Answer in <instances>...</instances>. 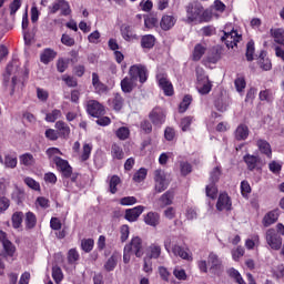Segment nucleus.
<instances>
[{
    "mask_svg": "<svg viewBox=\"0 0 284 284\" xmlns=\"http://www.w3.org/2000/svg\"><path fill=\"white\" fill-rule=\"evenodd\" d=\"M284 225L277 223L275 229H268L265 233V240L271 250L278 251L283 247Z\"/></svg>",
    "mask_w": 284,
    "mask_h": 284,
    "instance_id": "1",
    "label": "nucleus"
},
{
    "mask_svg": "<svg viewBox=\"0 0 284 284\" xmlns=\"http://www.w3.org/2000/svg\"><path fill=\"white\" fill-rule=\"evenodd\" d=\"M132 254H134L136 258H141V256L145 254L143 250V240L139 236L132 237L130 243L125 244L123 250V263H130Z\"/></svg>",
    "mask_w": 284,
    "mask_h": 284,
    "instance_id": "2",
    "label": "nucleus"
},
{
    "mask_svg": "<svg viewBox=\"0 0 284 284\" xmlns=\"http://www.w3.org/2000/svg\"><path fill=\"white\" fill-rule=\"evenodd\" d=\"M129 77L135 83H136V81H139V83H141V85H143V83L148 82L150 73L148 71V67H145L143 64H133L129 69Z\"/></svg>",
    "mask_w": 284,
    "mask_h": 284,
    "instance_id": "3",
    "label": "nucleus"
},
{
    "mask_svg": "<svg viewBox=\"0 0 284 284\" xmlns=\"http://www.w3.org/2000/svg\"><path fill=\"white\" fill-rule=\"evenodd\" d=\"M185 10L186 23H194V21H199L203 14V4L199 1H193L186 6Z\"/></svg>",
    "mask_w": 284,
    "mask_h": 284,
    "instance_id": "4",
    "label": "nucleus"
},
{
    "mask_svg": "<svg viewBox=\"0 0 284 284\" xmlns=\"http://www.w3.org/2000/svg\"><path fill=\"white\" fill-rule=\"evenodd\" d=\"M168 119V113L161 106H155L149 113V120L155 128H161Z\"/></svg>",
    "mask_w": 284,
    "mask_h": 284,
    "instance_id": "5",
    "label": "nucleus"
},
{
    "mask_svg": "<svg viewBox=\"0 0 284 284\" xmlns=\"http://www.w3.org/2000/svg\"><path fill=\"white\" fill-rule=\"evenodd\" d=\"M160 90L163 91L165 97H174V85L168 79L166 73H158L155 77Z\"/></svg>",
    "mask_w": 284,
    "mask_h": 284,
    "instance_id": "6",
    "label": "nucleus"
},
{
    "mask_svg": "<svg viewBox=\"0 0 284 284\" xmlns=\"http://www.w3.org/2000/svg\"><path fill=\"white\" fill-rule=\"evenodd\" d=\"M85 110L87 114L93 116V119H100L105 114V106L97 100L87 101Z\"/></svg>",
    "mask_w": 284,
    "mask_h": 284,
    "instance_id": "7",
    "label": "nucleus"
},
{
    "mask_svg": "<svg viewBox=\"0 0 284 284\" xmlns=\"http://www.w3.org/2000/svg\"><path fill=\"white\" fill-rule=\"evenodd\" d=\"M53 163L59 172L62 174V179H70L72 176V165L68 160H63L61 156H53Z\"/></svg>",
    "mask_w": 284,
    "mask_h": 284,
    "instance_id": "8",
    "label": "nucleus"
},
{
    "mask_svg": "<svg viewBox=\"0 0 284 284\" xmlns=\"http://www.w3.org/2000/svg\"><path fill=\"white\" fill-rule=\"evenodd\" d=\"M154 190L156 194H161V192H165L168 187V181L165 180V172L161 169L154 171Z\"/></svg>",
    "mask_w": 284,
    "mask_h": 284,
    "instance_id": "9",
    "label": "nucleus"
},
{
    "mask_svg": "<svg viewBox=\"0 0 284 284\" xmlns=\"http://www.w3.org/2000/svg\"><path fill=\"white\" fill-rule=\"evenodd\" d=\"M215 207L217 212H223V210H226V212L232 211V197L225 192L220 193Z\"/></svg>",
    "mask_w": 284,
    "mask_h": 284,
    "instance_id": "10",
    "label": "nucleus"
},
{
    "mask_svg": "<svg viewBox=\"0 0 284 284\" xmlns=\"http://www.w3.org/2000/svg\"><path fill=\"white\" fill-rule=\"evenodd\" d=\"M222 50L220 47H213L206 58L203 60V64L204 65H210V64H216L219 63V61H221V54H222Z\"/></svg>",
    "mask_w": 284,
    "mask_h": 284,
    "instance_id": "11",
    "label": "nucleus"
},
{
    "mask_svg": "<svg viewBox=\"0 0 284 284\" xmlns=\"http://www.w3.org/2000/svg\"><path fill=\"white\" fill-rule=\"evenodd\" d=\"M145 210V206L143 205H138L134 206L133 209H126L124 219L129 221V223H134L135 221H139V216L143 214Z\"/></svg>",
    "mask_w": 284,
    "mask_h": 284,
    "instance_id": "12",
    "label": "nucleus"
},
{
    "mask_svg": "<svg viewBox=\"0 0 284 284\" xmlns=\"http://www.w3.org/2000/svg\"><path fill=\"white\" fill-rule=\"evenodd\" d=\"M243 161L247 166L248 172H254V170H261V158L257 155H252L250 153L243 156Z\"/></svg>",
    "mask_w": 284,
    "mask_h": 284,
    "instance_id": "13",
    "label": "nucleus"
},
{
    "mask_svg": "<svg viewBox=\"0 0 284 284\" xmlns=\"http://www.w3.org/2000/svg\"><path fill=\"white\" fill-rule=\"evenodd\" d=\"M221 41L225 43L226 48H235L239 41H241V36H239V32L234 30L231 32H224V36L221 38Z\"/></svg>",
    "mask_w": 284,
    "mask_h": 284,
    "instance_id": "14",
    "label": "nucleus"
},
{
    "mask_svg": "<svg viewBox=\"0 0 284 284\" xmlns=\"http://www.w3.org/2000/svg\"><path fill=\"white\" fill-rule=\"evenodd\" d=\"M207 264L210 265V272H212V274L221 272V267H223V262L221 261V258H219V255H216L215 253L209 254Z\"/></svg>",
    "mask_w": 284,
    "mask_h": 284,
    "instance_id": "15",
    "label": "nucleus"
},
{
    "mask_svg": "<svg viewBox=\"0 0 284 284\" xmlns=\"http://www.w3.org/2000/svg\"><path fill=\"white\" fill-rule=\"evenodd\" d=\"M0 163L9 170H14L19 163V160L17 159V155H12L10 153L4 154V159L3 155L0 154Z\"/></svg>",
    "mask_w": 284,
    "mask_h": 284,
    "instance_id": "16",
    "label": "nucleus"
},
{
    "mask_svg": "<svg viewBox=\"0 0 284 284\" xmlns=\"http://www.w3.org/2000/svg\"><path fill=\"white\" fill-rule=\"evenodd\" d=\"M278 210H272L267 212L262 220V225L264 227H270L271 225H274V223L278 221Z\"/></svg>",
    "mask_w": 284,
    "mask_h": 284,
    "instance_id": "17",
    "label": "nucleus"
},
{
    "mask_svg": "<svg viewBox=\"0 0 284 284\" xmlns=\"http://www.w3.org/2000/svg\"><path fill=\"white\" fill-rule=\"evenodd\" d=\"M171 250L174 256H180L183 261H192V255L189 253L190 248H184L179 244H174Z\"/></svg>",
    "mask_w": 284,
    "mask_h": 284,
    "instance_id": "18",
    "label": "nucleus"
},
{
    "mask_svg": "<svg viewBox=\"0 0 284 284\" xmlns=\"http://www.w3.org/2000/svg\"><path fill=\"white\" fill-rule=\"evenodd\" d=\"M120 87L124 94H130L136 88V82L129 75L121 80Z\"/></svg>",
    "mask_w": 284,
    "mask_h": 284,
    "instance_id": "19",
    "label": "nucleus"
},
{
    "mask_svg": "<svg viewBox=\"0 0 284 284\" xmlns=\"http://www.w3.org/2000/svg\"><path fill=\"white\" fill-rule=\"evenodd\" d=\"M3 250V258H13L14 254H17V246L8 239L2 244Z\"/></svg>",
    "mask_w": 284,
    "mask_h": 284,
    "instance_id": "20",
    "label": "nucleus"
},
{
    "mask_svg": "<svg viewBox=\"0 0 284 284\" xmlns=\"http://www.w3.org/2000/svg\"><path fill=\"white\" fill-rule=\"evenodd\" d=\"M54 128L58 131V135L61 139H70L71 130H70V125H68V123L60 120V121L55 122Z\"/></svg>",
    "mask_w": 284,
    "mask_h": 284,
    "instance_id": "21",
    "label": "nucleus"
},
{
    "mask_svg": "<svg viewBox=\"0 0 284 284\" xmlns=\"http://www.w3.org/2000/svg\"><path fill=\"white\" fill-rule=\"evenodd\" d=\"M120 32L124 41H134L139 39V36H136L134 29H132V27H130L129 24L122 26Z\"/></svg>",
    "mask_w": 284,
    "mask_h": 284,
    "instance_id": "22",
    "label": "nucleus"
},
{
    "mask_svg": "<svg viewBox=\"0 0 284 284\" xmlns=\"http://www.w3.org/2000/svg\"><path fill=\"white\" fill-rule=\"evenodd\" d=\"M257 63L261 70H263L264 72H268V70H272V60L267 58V52L265 51L260 52Z\"/></svg>",
    "mask_w": 284,
    "mask_h": 284,
    "instance_id": "23",
    "label": "nucleus"
},
{
    "mask_svg": "<svg viewBox=\"0 0 284 284\" xmlns=\"http://www.w3.org/2000/svg\"><path fill=\"white\" fill-rule=\"evenodd\" d=\"M173 26H176V18L173 16H163L160 21V28L164 32H168L169 30H172Z\"/></svg>",
    "mask_w": 284,
    "mask_h": 284,
    "instance_id": "24",
    "label": "nucleus"
},
{
    "mask_svg": "<svg viewBox=\"0 0 284 284\" xmlns=\"http://www.w3.org/2000/svg\"><path fill=\"white\" fill-rule=\"evenodd\" d=\"M57 51L53 49L47 48L44 49L40 54V61L44 65H48V63H51V61H54L57 59Z\"/></svg>",
    "mask_w": 284,
    "mask_h": 284,
    "instance_id": "25",
    "label": "nucleus"
},
{
    "mask_svg": "<svg viewBox=\"0 0 284 284\" xmlns=\"http://www.w3.org/2000/svg\"><path fill=\"white\" fill-rule=\"evenodd\" d=\"M92 85L98 94H103L108 92V85L101 82V80L99 79V73L97 72L92 73Z\"/></svg>",
    "mask_w": 284,
    "mask_h": 284,
    "instance_id": "26",
    "label": "nucleus"
},
{
    "mask_svg": "<svg viewBox=\"0 0 284 284\" xmlns=\"http://www.w3.org/2000/svg\"><path fill=\"white\" fill-rule=\"evenodd\" d=\"M145 225H150L151 227H156L159 223H161V215L156 212H149L144 215Z\"/></svg>",
    "mask_w": 284,
    "mask_h": 284,
    "instance_id": "27",
    "label": "nucleus"
},
{
    "mask_svg": "<svg viewBox=\"0 0 284 284\" xmlns=\"http://www.w3.org/2000/svg\"><path fill=\"white\" fill-rule=\"evenodd\" d=\"M256 145L261 154H265L267 159H272V145H270V142H267V140L260 139L257 140Z\"/></svg>",
    "mask_w": 284,
    "mask_h": 284,
    "instance_id": "28",
    "label": "nucleus"
},
{
    "mask_svg": "<svg viewBox=\"0 0 284 284\" xmlns=\"http://www.w3.org/2000/svg\"><path fill=\"white\" fill-rule=\"evenodd\" d=\"M247 136H250V128L246 124H240L235 130L236 141H246Z\"/></svg>",
    "mask_w": 284,
    "mask_h": 284,
    "instance_id": "29",
    "label": "nucleus"
},
{
    "mask_svg": "<svg viewBox=\"0 0 284 284\" xmlns=\"http://www.w3.org/2000/svg\"><path fill=\"white\" fill-rule=\"evenodd\" d=\"M125 103V99L121 93H114L113 99L111 100V106L115 112H121L123 110V105Z\"/></svg>",
    "mask_w": 284,
    "mask_h": 284,
    "instance_id": "30",
    "label": "nucleus"
},
{
    "mask_svg": "<svg viewBox=\"0 0 284 284\" xmlns=\"http://www.w3.org/2000/svg\"><path fill=\"white\" fill-rule=\"evenodd\" d=\"M156 43V38L152 34H145L141 38V48L152 50Z\"/></svg>",
    "mask_w": 284,
    "mask_h": 284,
    "instance_id": "31",
    "label": "nucleus"
},
{
    "mask_svg": "<svg viewBox=\"0 0 284 284\" xmlns=\"http://www.w3.org/2000/svg\"><path fill=\"white\" fill-rule=\"evenodd\" d=\"M161 257V245L151 244L146 250V258H160Z\"/></svg>",
    "mask_w": 284,
    "mask_h": 284,
    "instance_id": "32",
    "label": "nucleus"
},
{
    "mask_svg": "<svg viewBox=\"0 0 284 284\" xmlns=\"http://www.w3.org/2000/svg\"><path fill=\"white\" fill-rule=\"evenodd\" d=\"M24 225L26 230H34L37 227V215L33 212L26 213Z\"/></svg>",
    "mask_w": 284,
    "mask_h": 284,
    "instance_id": "33",
    "label": "nucleus"
},
{
    "mask_svg": "<svg viewBox=\"0 0 284 284\" xmlns=\"http://www.w3.org/2000/svg\"><path fill=\"white\" fill-rule=\"evenodd\" d=\"M270 33H271V37H273L275 43H278V45H284V29L283 28L271 29Z\"/></svg>",
    "mask_w": 284,
    "mask_h": 284,
    "instance_id": "34",
    "label": "nucleus"
},
{
    "mask_svg": "<svg viewBox=\"0 0 284 284\" xmlns=\"http://www.w3.org/2000/svg\"><path fill=\"white\" fill-rule=\"evenodd\" d=\"M206 51L207 49L203 44H195L193 49L192 61H201V59H203V54H205Z\"/></svg>",
    "mask_w": 284,
    "mask_h": 284,
    "instance_id": "35",
    "label": "nucleus"
},
{
    "mask_svg": "<svg viewBox=\"0 0 284 284\" xmlns=\"http://www.w3.org/2000/svg\"><path fill=\"white\" fill-rule=\"evenodd\" d=\"M111 156L112 159L122 161V159H125V152H123V148H121V145L113 143L111 146Z\"/></svg>",
    "mask_w": 284,
    "mask_h": 284,
    "instance_id": "36",
    "label": "nucleus"
},
{
    "mask_svg": "<svg viewBox=\"0 0 284 284\" xmlns=\"http://www.w3.org/2000/svg\"><path fill=\"white\" fill-rule=\"evenodd\" d=\"M19 159L20 164L24 165L26 168H32V165L37 163V160H34V155H32V153H23Z\"/></svg>",
    "mask_w": 284,
    "mask_h": 284,
    "instance_id": "37",
    "label": "nucleus"
},
{
    "mask_svg": "<svg viewBox=\"0 0 284 284\" xmlns=\"http://www.w3.org/2000/svg\"><path fill=\"white\" fill-rule=\"evenodd\" d=\"M197 91L200 94H210L212 92V81H210L207 75L204 77V83L202 85L199 83Z\"/></svg>",
    "mask_w": 284,
    "mask_h": 284,
    "instance_id": "38",
    "label": "nucleus"
},
{
    "mask_svg": "<svg viewBox=\"0 0 284 284\" xmlns=\"http://www.w3.org/2000/svg\"><path fill=\"white\" fill-rule=\"evenodd\" d=\"M11 223H12L13 230H19V227H21L23 223V212L21 211L14 212L11 216Z\"/></svg>",
    "mask_w": 284,
    "mask_h": 284,
    "instance_id": "39",
    "label": "nucleus"
},
{
    "mask_svg": "<svg viewBox=\"0 0 284 284\" xmlns=\"http://www.w3.org/2000/svg\"><path fill=\"white\" fill-rule=\"evenodd\" d=\"M63 113L59 109H53L51 112L45 114L44 120L47 123H54L58 119H61Z\"/></svg>",
    "mask_w": 284,
    "mask_h": 284,
    "instance_id": "40",
    "label": "nucleus"
},
{
    "mask_svg": "<svg viewBox=\"0 0 284 284\" xmlns=\"http://www.w3.org/2000/svg\"><path fill=\"white\" fill-rule=\"evenodd\" d=\"M192 101H193L192 95H190V94L184 95V98L182 99V101L179 105L180 114L187 112V108H190V105H192Z\"/></svg>",
    "mask_w": 284,
    "mask_h": 284,
    "instance_id": "41",
    "label": "nucleus"
},
{
    "mask_svg": "<svg viewBox=\"0 0 284 284\" xmlns=\"http://www.w3.org/2000/svg\"><path fill=\"white\" fill-rule=\"evenodd\" d=\"M227 275L230 276V278H233L237 284H247L243 276L241 275V273L239 272V270L234 267L227 271Z\"/></svg>",
    "mask_w": 284,
    "mask_h": 284,
    "instance_id": "42",
    "label": "nucleus"
},
{
    "mask_svg": "<svg viewBox=\"0 0 284 284\" xmlns=\"http://www.w3.org/2000/svg\"><path fill=\"white\" fill-rule=\"evenodd\" d=\"M206 196L209 199H212L214 201L219 196V187L216 186V183L210 182L209 185L205 187Z\"/></svg>",
    "mask_w": 284,
    "mask_h": 284,
    "instance_id": "43",
    "label": "nucleus"
},
{
    "mask_svg": "<svg viewBox=\"0 0 284 284\" xmlns=\"http://www.w3.org/2000/svg\"><path fill=\"white\" fill-rule=\"evenodd\" d=\"M91 154H92V144L84 143L82 146V153L80 155V161L82 163H85V161L90 160Z\"/></svg>",
    "mask_w": 284,
    "mask_h": 284,
    "instance_id": "44",
    "label": "nucleus"
},
{
    "mask_svg": "<svg viewBox=\"0 0 284 284\" xmlns=\"http://www.w3.org/2000/svg\"><path fill=\"white\" fill-rule=\"evenodd\" d=\"M173 201L174 191L172 190L166 191L164 194L160 196V203H162V205H172Z\"/></svg>",
    "mask_w": 284,
    "mask_h": 284,
    "instance_id": "45",
    "label": "nucleus"
},
{
    "mask_svg": "<svg viewBox=\"0 0 284 284\" xmlns=\"http://www.w3.org/2000/svg\"><path fill=\"white\" fill-rule=\"evenodd\" d=\"M240 190L243 199H250V194H252V186L247 180L241 182Z\"/></svg>",
    "mask_w": 284,
    "mask_h": 284,
    "instance_id": "46",
    "label": "nucleus"
},
{
    "mask_svg": "<svg viewBox=\"0 0 284 284\" xmlns=\"http://www.w3.org/2000/svg\"><path fill=\"white\" fill-rule=\"evenodd\" d=\"M148 179V169L141 168L133 174L134 183H143V180Z\"/></svg>",
    "mask_w": 284,
    "mask_h": 284,
    "instance_id": "47",
    "label": "nucleus"
},
{
    "mask_svg": "<svg viewBox=\"0 0 284 284\" xmlns=\"http://www.w3.org/2000/svg\"><path fill=\"white\" fill-rule=\"evenodd\" d=\"M23 183L27 184L30 190H34V192H41V184L37 182V180L27 176L23 179Z\"/></svg>",
    "mask_w": 284,
    "mask_h": 284,
    "instance_id": "48",
    "label": "nucleus"
},
{
    "mask_svg": "<svg viewBox=\"0 0 284 284\" xmlns=\"http://www.w3.org/2000/svg\"><path fill=\"white\" fill-rule=\"evenodd\" d=\"M81 250L87 254H90L94 250V240L93 239H83L81 241Z\"/></svg>",
    "mask_w": 284,
    "mask_h": 284,
    "instance_id": "49",
    "label": "nucleus"
},
{
    "mask_svg": "<svg viewBox=\"0 0 284 284\" xmlns=\"http://www.w3.org/2000/svg\"><path fill=\"white\" fill-rule=\"evenodd\" d=\"M181 176H187L192 174V164L187 161H180Z\"/></svg>",
    "mask_w": 284,
    "mask_h": 284,
    "instance_id": "50",
    "label": "nucleus"
},
{
    "mask_svg": "<svg viewBox=\"0 0 284 284\" xmlns=\"http://www.w3.org/2000/svg\"><path fill=\"white\" fill-rule=\"evenodd\" d=\"M52 278L57 284H61L63 281V271L57 265L52 267Z\"/></svg>",
    "mask_w": 284,
    "mask_h": 284,
    "instance_id": "51",
    "label": "nucleus"
},
{
    "mask_svg": "<svg viewBox=\"0 0 284 284\" xmlns=\"http://www.w3.org/2000/svg\"><path fill=\"white\" fill-rule=\"evenodd\" d=\"M222 170L221 166H215L210 173V183H217L221 180Z\"/></svg>",
    "mask_w": 284,
    "mask_h": 284,
    "instance_id": "52",
    "label": "nucleus"
},
{
    "mask_svg": "<svg viewBox=\"0 0 284 284\" xmlns=\"http://www.w3.org/2000/svg\"><path fill=\"white\" fill-rule=\"evenodd\" d=\"M67 258L69 265H74V263H77V261L80 258L79 251H77V248H70Z\"/></svg>",
    "mask_w": 284,
    "mask_h": 284,
    "instance_id": "53",
    "label": "nucleus"
},
{
    "mask_svg": "<svg viewBox=\"0 0 284 284\" xmlns=\"http://www.w3.org/2000/svg\"><path fill=\"white\" fill-rule=\"evenodd\" d=\"M120 183H121V178H119V175H113V176L110 179L109 187H110L111 194H116V192H118L116 186H118Z\"/></svg>",
    "mask_w": 284,
    "mask_h": 284,
    "instance_id": "54",
    "label": "nucleus"
},
{
    "mask_svg": "<svg viewBox=\"0 0 284 284\" xmlns=\"http://www.w3.org/2000/svg\"><path fill=\"white\" fill-rule=\"evenodd\" d=\"M192 121H194V116H185L180 122V128L182 132H187L190 130V125H192Z\"/></svg>",
    "mask_w": 284,
    "mask_h": 284,
    "instance_id": "55",
    "label": "nucleus"
},
{
    "mask_svg": "<svg viewBox=\"0 0 284 284\" xmlns=\"http://www.w3.org/2000/svg\"><path fill=\"white\" fill-rule=\"evenodd\" d=\"M254 41H248L246 44V52H245V57H246V61H254Z\"/></svg>",
    "mask_w": 284,
    "mask_h": 284,
    "instance_id": "56",
    "label": "nucleus"
},
{
    "mask_svg": "<svg viewBox=\"0 0 284 284\" xmlns=\"http://www.w3.org/2000/svg\"><path fill=\"white\" fill-rule=\"evenodd\" d=\"M235 90L236 92H243L247 85V82H245L244 77H239L234 81Z\"/></svg>",
    "mask_w": 284,
    "mask_h": 284,
    "instance_id": "57",
    "label": "nucleus"
},
{
    "mask_svg": "<svg viewBox=\"0 0 284 284\" xmlns=\"http://www.w3.org/2000/svg\"><path fill=\"white\" fill-rule=\"evenodd\" d=\"M115 135L120 141H125L130 136V129L121 126L116 130Z\"/></svg>",
    "mask_w": 284,
    "mask_h": 284,
    "instance_id": "58",
    "label": "nucleus"
},
{
    "mask_svg": "<svg viewBox=\"0 0 284 284\" xmlns=\"http://www.w3.org/2000/svg\"><path fill=\"white\" fill-rule=\"evenodd\" d=\"M62 81H64L68 88H77V85H79V81H77V78L68 74L62 75Z\"/></svg>",
    "mask_w": 284,
    "mask_h": 284,
    "instance_id": "59",
    "label": "nucleus"
},
{
    "mask_svg": "<svg viewBox=\"0 0 284 284\" xmlns=\"http://www.w3.org/2000/svg\"><path fill=\"white\" fill-rule=\"evenodd\" d=\"M144 17V26L149 30H152V28H155V26L159 23V20L152 16H143Z\"/></svg>",
    "mask_w": 284,
    "mask_h": 284,
    "instance_id": "60",
    "label": "nucleus"
},
{
    "mask_svg": "<svg viewBox=\"0 0 284 284\" xmlns=\"http://www.w3.org/2000/svg\"><path fill=\"white\" fill-rule=\"evenodd\" d=\"M164 139L165 141H174L176 139V130L172 126H166L164 129Z\"/></svg>",
    "mask_w": 284,
    "mask_h": 284,
    "instance_id": "61",
    "label": "nucleus"
},
{
    "mask_svg": "<svg viewBox=\"0 0 284 284\" xmlns=\"http://www.w3.org/2000/svg\"><path fill=\"white\" fill-rule=\"evenodd\" d=\"M140 130L144 132V134H152V122H150V120H142L140 122Z\"/></svg>",
    "mask_w": 284,
    "mask_h": 284,
    "instance_id": "62",
    "label": "nucleus"
},
{
    "mask_svg": "<svg viewBox=\"0 0 284 284\" xmlns=\"http://www.w3.org/2000/svg\"><path fill=\"white\" fill-rule=\"evenodd\" d=\"M116 267V256L112 255L104 264V270L106 272H114Z\"/></svg>",
    "mask_w": 284,
    "mask_h": 284,
    "instance_id": "63",
    "label": "nucleus"
},
{
    "mask_svg": "<svg viewBox=\"0 0 284 284\" xmlns=\"http://www.w3.org/2000/svg\"><path fill=\"white\" fill-rule=\"evenodd\" d=\"M61 43L67 45V48H72L77 41H74V38L70 37V34L63 33L61 37Z\"/></svg>",
    "mask_w": 284,
    "mask_h": 284,
    "instance_id": "64",
    "label": "nucleus"
}]
</instances>
